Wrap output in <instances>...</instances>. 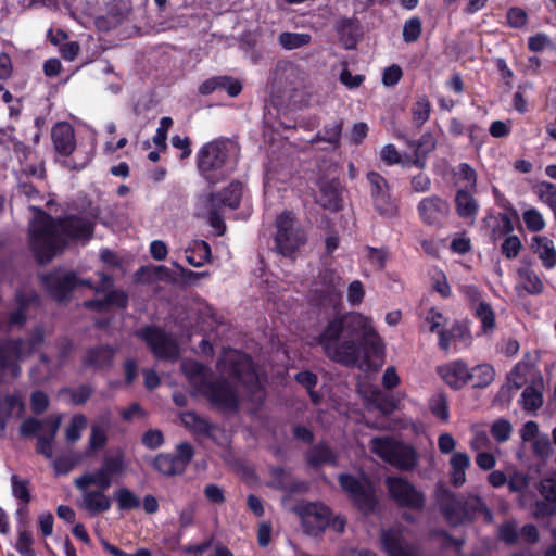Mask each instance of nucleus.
I'll return each mask as SVG.
<instances>
[{"instance_id":"3","label":"nucleus","mask_w":556,"mask_h":556,"mask_svg":"<svg viewBox=\"0 0 556 556\" xmlns=\"http://www.w3.org/2000/svg\"><path fill=\"white\" fill-rule=\"evenodd\" d=\"M43 340L41 327H36L27 339H0V384L20 377V362L28 358Z\"/></svg>"},{"instance_id":"59","label":"nucleus","mask_w":556,"mask_h":556,"mask_svg":"<svg viewBox=\"0 0 556 556\" xmlns=\"http://www.w3.org/2000/svg\"><path fill=\"white\" fill-rule=\"evenodd\" d=\"M194 455V450L190 443L182 442L176 446V454H173L175 460L182 465L185 471L188 464L191 462Z\"/></svg>"},{"instance_id":"47","label":"nucleus","mask_w":556,"mask_h":556,"mask_svg":"<svg viewBox=\"0 0 556 556\" xmlns=\"http://www.w3.org/2000/svg\"><path fill=\"white\" fill-rule=\"evenodd\" d=\"M114 498L121 510H131L140 506L139 497L128 488H119L114 492Z\"/></svg>"},{"instance_id":"40","label":"nucleus","mask_w":556,"mask_h":556,"mask_svg":"<svg viewBox=\"0 0 556 556\" xmlns=\"http://www.w3.org/2000/svg\"><path fill=\"white\" fill-rule=\"evenodd\" d=\"M476 317L481 321L484 334L493 332L495 328V313L486 302H479L473 308Z\"/></svg>"},{"instance_id":"56","label":"nucleus","mask_w":556,"mask_h":556,"mask_svg":"<svg viewBox=\"0 0 556 556\" xmlns=\"http://www.w3.org/2000/svg\"><path fill=\"white\" fill-rule=\"evenodd\" d=\"M421 34V21L419 17H413L405 22L403 27V39L405 42L416 41Z\"/></svg>"},{"instance_id":"33","label":"nucleus","mask_w":556,"mask_h":556,"mask_svg":"<svg viewBox=\"0 0 556 556\" xmlns=\"http://www.w3.org/2000/svg\"><path fill=\"white\" fill-rule=\"evenodd\" d=\"M110 428L109 415L101 416L97 422L92 424L88 441V454L102 450L108 442V430Z\"/></svg>"},{"instance_id":"10","label":"nucleus","mask_w":556,"mask_h":556,"mask_svg":"<svg viewBox=\"0 0 556 556\" xmlns=\"http://www.w3.org/2000/svg\"><path fill=\"white\" fill-rule=\"evenodd\" d=\"M276 248L282 255H291L305 243V231L291 212L280 214L276 219Z\"/></svg>"},{"instance_id":"17","label":"nucleus","mask_w":556,"mask_h":556,"mask_svg":"<svg viewBox=\"0 0 556 556\" xmlns=\"http://www.w3.org/2000/svg\"><path fill=\"white\" fill-rule=\"evenodd\" d=\"M307 79V72L293 62L281 61L275 67V80L286 91L305 87Z\"/></svg>"},{"instance_id":"46","label":"nucleus","mask_w":556,"mask_h":556,"mask_svg":"<svg viewBox=\"0 0 556 556\" xmlns=\"http://www.w3.org/2000/svg\"><path fill=\"white\" fill-rule=\"evenodd\" d=\"M431 104L426 96L417 98L412 108L413 122L417 127H421L430 116Z\"/></svg>"},{"instance_id":"18","label":"nucleus","mask_w":556,"mask_h":556,"mask_svg":"<svg viewBox=\"0 0 556 556\" xmlns=\"http://www.w3.org/2000/svg\"><path fill=\"white\" fill-rule=\"evenodd\" d=\"M417 208L421 220L430 226L442 225L451 211L450 203L439 195L424 198Z\"/></svg>"},{"instance_id":"15","label":"nucleus","mask_w":556,"mask_h":556,"mask_svg":"<svg viewBox=\"0 0 556 556\" xmlns=\"http://www.w3.org/2000/svg\"><path fill=\"white\" fill-rule=\"evenodd\" d=\"M206 399L223 410H236L238 396L231 384L224 378L208 382L204 389Z\"/></svg>"},{"instance_id":"50","label":"nucleus","mask_w":556,"mask_h":556,"mask_svg":"<svg viewBox=\"0 0 556 556\" xmlns=\"http://www.w3.org/2000/svg\"><path fill=\"white\" fill-rule=\"evenodd\" d=\"M536 488L543 498L556 502V471L543 477Z\"/></svg>"},{"instance_id":"29","label":"nucleus","mask_w":556,"mask_h":556,"mask_svg":"<svg viewBox=\"0 0 556 556\" xmlns=\"http://www.w3.org/2000/svg\"><path fill=\"white\" fill-rule=\"evenodd\" d=\"M438 371L442 379L454 389H460L469 382V369L462 361L441 366Z\"/></svg>"},{"instance_id":"62","label":"nucleus","mask_w":556,"mask_h":556,"mask_svg":"<svg viewBox=\"0 0 556 556\" xmlns=\"http://www.w3.org/2000/svg\"><path fill=\"white\" fill-rule=\"evenodd\" d=\"M106 307L112 305L118 308H126L128 305V295L123 290H111L104 296Z\"/></svg>"},{"instance_id":"16","label":"nucleus","mask_w":556,"mask_h":556,"mask_svg":"<svg viewBox=\"0 0 556 556\" xmlns=\"http://www.w3.org/2000/svg\"><path fill=\"white\" fill-rule=\"evenodd\" d=\"M48 293L58 302L65 301L76 287L77 277L73 271L53 270L41 278Z\"/></svg>"},{"instance_id":"64","label":"nucleus","mask_w":556,"mask_h":556,"mask_svg":"<svg viewBox=\"0 0 556 556\" xmlns=\"http://www.w3.org/2000/svg\"><path fill=\"white\" fill-rule=\"evenodd\" d=\"M173 124V119L170 117H162L160 122V127L156 129V134L153 136V142L155 146L166 149V139L167 131Z\"/></svg>"},{"instance_id":"19","label":"nucleus","mask_w":556,"mask_h":556,"mask_svg":"<svg viewBox=\"0 0 556 556\" xmlns=\"http://www.w3.org/2000/svg\"><path fill=\"white\" fill-rule=\"evenodd\" d=\"M331 510L321 503H311L304 507L303 526L311 535H318L328 528Z\"/></svg>"},{"instance_id":"31","label":"nucleus","mask_w":556,"mask_h":556,"mask_svg":"<svg viewBox=\"0 0 556 556\" xmlns=\"http://www.w3.org/2000/svg\"><path fill=\"white\" fill-rule=\"evenodd\" d=\"M337 458L336 452L325 442L311 446L305 453V460L313 468L333 466Z\"/></svg>"},{"instance_id":"8","label":"nucleus","mask_w":556,"mask_h":556,"mask_svg":"<svg viewBox=\"0 0 556 556\" xmlns=\"http://www.w3.org/2000/svg\"><path fill=\"white\" fill-rule=\"evenodd\" d=\"M225 365L228 368L224 369V371L247 389L253 402L261 403L264 399V392L251 358L247 354L231 352L226 356Z\"/></svg>"},{"instance_id":"27","label":"nucleus","mask_w":556,"mask_h":556,"mask_svg":"<svg viewBox=\"0 0 556 556\" xmlns=\"http://www.w3.org/2000/svg\"><path fill=\"white\" fill-rule=\"evenodd\" d=\"M25 412V404L17 393L0 396V431H4L12 418H21Z\"/></svg>"},{"instance_id":"21","label":"nucleus","mask_w":556,"mask_h":556,"mask_svg":"<svg viewBox=\"0 0 556 556\" xmlns=\"http://www.w3.org/2000/svg\"><path fill=\"white\" fill-rule=\"evenodd\" d=\"M341 193L342 188L337 179H319L315 201L325 210L339 212L342 208Z\"/></svg>"},{"instance_id":"25","label":"nucleus","mask_w":556,"mask_h":556,"mask_svg":"<svg viewBox=\"0 0 556 556\" xmlns=\"http://www.w3.org/2000/svg\"><path fill=\"white\" fill-rule=\"evenodd\" d=\"M16 303V309L12 311L8 317L9 329L21 328L25 324L28 308L38 304V295L33 291L17 292Z\"/></svg>"},{"instance_id":"49","label":"nucleus","mask_w":556,"mask_h":556,"mask_svg":"<svg viewBox=\"0 0 556 556\" xmlns=\"http://www.w3.org/2000/svg\"><path fill=\"white\" fill-rule=\"evenodd\" d=\"M521 404L526 410L539 409L543 404L541 391L533 386L526 387L521 394Z\"/></svg>"},{"instance_id":"14","label":"nucleus","mask_w":556,"mask_h":556,"mask_svg":"<svg viewBox=\"0 0 556 556\" xmlns=\"http://www.w3.org/2000/svg\"><path fill=\"white\" fill-rule=\"evenodd\" d=\"M386 486L389 495L400 506L414 510H422L426 504L425 494L418 491L408 480L401 477H388Z\"/></svg>"},{"instance_id":"41","label":"nucleus","mask_w":556,"mask_h":556,"mask_svg":"<svg viewBox=\"0 0 556 556\" xmlns=\"http://www.w3.org/2000/svg\"><path fill=\"white\" fill-rule=\"evenodd\" d=\"M56 369L46 354L39 357V364L30 370V377L35 383H43L52 378Z\"/></svg>"},{"instance_id":"55","label":"nucleus","mask_w":556,"mask_h":556,"mask_svg":"<svg viewBox=\"0 0 556 556\" xmlns=\"http://www.w3.org/2000/svg\"><path fill=\"white\" fill-rule=\"evenodd\" d=\"M523 222L527 228L533 232L541 231L545 226L542 214L535 208L527 210L523 213Z\"/></svg>"},{"instance_id":"45","label":"nucleus","mask_w":556,"mask_h":556,"mask_svg":"<svg viewBox=\"0 0 556 556\" xmlns=\"http://www.w3.org/2000/svg\"><path fill=\"white\" fill-rule=\"evenodd\" d=\"M522 288L530 294H540L543 291V282L540 277L529 268L518 270Z\"/></svg>"},{"instance_id":"42","label":"nucleus","mask_w":556,"mask_h":556,"mask_svg":"<svg viewBox=\"0 0 556 556\" xmlns=\"http://www.w3.org/2000/svg\"><path fill=\"white\" fill-rule=\"evenodd\" d=\"M186 253L187 262L194 267L202 266L205 262L210 261L212 256L208 243L202 240L195 241L192 251H186Z\"/></svg>"},{"instance_id":"12","label":"nucleus","mask_w":556,"mask_h":556,"mask_svg":"<svg viewBox=\"0 0 556 556\" xmlns=\"http://www.w3.org/2000/svg\"><path fill=\"white\" fill-rule=\"evenodd\" d=\"M343 491L364 514L374 513L377 497L372 484L366 478L358 479L349 473H341L338 478Z\"/></svg>"},{"instance_id":"57","label":"nucleus","mask_w":556,"mask_h":556,"mask_svg":"<svg viewBox=\"0 0 556 556\" xmlns=\"http://www.w3.org/2000/svg\"><path fill=\"white\" fill-rule=\"evenodd\" d=\"M86 425L87 419L84 415L74 416L65 432L66 440L70 442H76L79 440L80 431L86 427Z\"/></svg>"},{"instance_id":"20","label":"nucleus","mask_w":556,"mask_h":556,"mask_svg":"<svg viewBox=\"0 0 556 556\" xmlns=\"http://www.w3.org/2000/svg\"><path fill=\"white\" fill-rule=\"evenodd\" d=\"M381 542L390 556H421L419 546L404 540L397 529L383 530Z\"/></svg>"},{"instance_id":"32","label":"nucleus","mask_w":556,"mask_h":556,"mask_svg":"<svg viewBox=\"0 0 556 556\" xmlns=\"http://www.w3.org/2000/svg\"><path fill=\"white\" fill-rule=\"evenodd\" d=\"M242 195V186L240 182H231L227 188L220 192L211 193L207 198L210 205L228 206L232 210L239 207Z\"/></svg>"},{"instance_id":"4","label":"nucleus","mask_w":556,"mask_h":556,"mask_svg":"<svg viewBox=\"0 0 556 556\" xmlns=\"http://www.w3.org/2000/svg\"><path fill=\"white\" fill-rule=\"evenodd\" d=\"M437 501L444 518L452 526L482 516L486 522L493 521V514L485 502L477 495H456L447 489L438 493Z\"/></svg>"},{"instance_id":"58","label":"nucleus","mask_w":556,"mask_h":556,"mask_svg":"<svg viewBox=\"0 0 556 556\" xmlns=\"http://www.w3.org/2000/svg\"><path fill=\"white\" fill-rule=\"evenodd\" d=\"M46 429V419L39 420L34 417H29L21 424L20 433L22 437H30L36 434L39 430H42V432H45Z\"/></svg>"},{"instance_id":"5","label":"nucleus","mask_w":556,"mask_h":556,"mask_svg":"<svg viewBox=\"0 0 556 556\" xmlns=\"http://www.w3.org/2000/svg\"><path fill=\"white\" fill-rule=\"evenodd\" d=\"M370 451L383 462L402 471H412L418 465V453L414 446L392 437H375L369 442Z\"/></svg>"},{"instance_id":"37","label":"nucleus","mask_w":556,"mask_h":556,"mask_svg":"<svg viewBox=\"0 0 556 556\" xmlns=\"http://www.w3.org/2000/svg\"><path fill=\"white\" fill-rule=\"evenodd\" d=\"M343 129V121L334 119L331 123L327 124L323 130L317 132L316 137L312 142H320L325 141L333 146H339L340 138Z\"/></svg>"},{"instance_id":"30","label":"nucleus","mask_w":556,"mask_h":556,"mask_svg":"<svg viewBox=\"0 0 556 556\" xmlns=\"http://www.w3.org/2000/svg\"><path fill=\"white\" fill-rule=\"evenodd\" d=\"M476 190L458 189L455 194V210L460 218L469 220L473 224L478 212L479 203L473 197Z\"/></svg>"},{"instance_id":"28","label":"nucleus","mask_w":556,"mask_h":556,"mask_svg":"<svg viewBox=\"0 0 556 556\" xmlns=\"http://www.w3.org/2000/svg\"><path fill=\"white\" fill-rule=\"evenodd\" d=\"M181 422L197 438H208L215 440L214 431L218 429L215 424L210 422L206 418L194 412H185L181 414Z\"/></svg>"},{"instance_id":"38","label":"nucleus","mask_w":556,"mask_h":556,"mask_svg":"<svg viewBox=\"0 0 556 556\" xmlns=\"http://www.w3.org/2000/svg\"><path fill=\"white\" fill-rule=\"evenodd\" d=\"M495 377V371L492 366L481 364L469 370V382H472L475 388L488 387Z\"/></svg>"},{"instance_id":"22","label":"nucleus","mask_w":556,"mask_h":556,"mask_svg":"<svg viewBox=\"0 0 556 556\" xmlns=\"http://www.w3.org/2000/svg\"><path fill=\"white\" fill-rule=\"evenodd\" d=\"M116 350L108 344L89 348L83 356L81 364L85 368L94 370H108L112 367Z\"/></svg>"},{"instance_id":"23","label":"nucleus","mask_w":556,"mask_h":556,"mask_svg":"<svg viewBox=\"0 0 556 556\" xmlns=\"http://www.w3.org/2000/svg\"><path fill=\"white\" fill-rule=\"evenodd\" d=\"M51 137L55 150L64 156L71 155L76 148L74 128L67 122L56 123L52 128Z\"/></svg>"},{"instance_id":"9","label":"nucleus","mask_w":556,"mask_h":556,"mask_svg":"<svg viewBox=\"0 0 556 556\" xmlns=\"http://www.w3.org/2000/svg\"><path fill=\"white\" fill-rule=\"evenodd\" d=\"M341 277L332 269L320 270L311 289V302L337 312L342 296Z\"/></svg>"},{"instance_id":"34","label":"nucleus","mask_w":556,"mask_h":556,"mask_svg":"<svg viewBox=\"0 0 556 556\" xmlns=\"http://www.w3.org/2000/svg\"><path fill=\"white\" fill-rule=\"evenodd\" d=\"M531 247L546 268H553L556 265V250L552 240L546 237H535Z\"/></svg>"},{"instance_id":"11","label":"nucleus","mask_w":556,"mask_h":556,"mask_svg":"<svg viewBox=\"0 0 556 556\" xmlns=\"http://www.w3.org/2000/svg\"><path fill=\"white\" fill-rule=\"evenodd\" d=\"M366 177L375 212L384 219L397 217L399 204L390 194V187L384 177L376 172H369Z\"/></svg>"},{"instance_id":"60","label":"nucleus","mask_w":556,"mask_h":556,"mask_svg":"<svg viewBox=\"0 0 556 556\" xmlns=\"http://www.w3.org/2000/svg\"><path fill=\"white\" fill-rule=\"evenodd\" d=\"M556 515V502L545 498L534 502L533 516L535 518H544Z\"/></svg>"},{"instance_id":"36","label":"nucleus","mask_w":556,"mask_h":556,"mask_svg":"<svg viewBox=\"0 0 556 556\" xmlns=\"http://www.w3.org/2000/svg\"><path fill=\"white\" fill-rule=\"evenodd\" d=\"M153 467L164 476L182 475V465L177 463L173 454H159L153 460Z\"/></svg>"},{"instance_id":"51","label":"nucleus","mask_w":556,"mask_h":556,"mask_svg":"<svg viewBox=\"0 0 556 556\" xmlns=\"http://www.w3.org/2000/svg\"><path fill=\"white\" fill-rule=\"evenodd\" d=\"M403 138L415 153L427 155L435 148V139L430 132L424 134L417 141L406 139L405 137Z\"/></svg>"},{"instance_id":"2","label":"nucleus","mask_w":556,"mask_h":556,"mask_svg":"<svg viewBox=\"0 0 556 556\" xmlns=\"http://www.w3.org/2000/svg\"><path fill=\"white\" fill-rule=\"evenodd\" d=\"M29 244L38 263L50 262L61 252L67 239L89 240L93 232L92 223L79 216L54 219L42 210L35 208L29 223Z\"/></svg>"},{"instance_id":"44","label":"nucleus","mask_w":556,"mask_h":556,"mask_svg":"<svg viewBox=\"0 0 556 556\" xmlns=\"http://www.w3.org/2000/svg\"><path fill=\"white\" fill-rule=\"evenodd\" d=\"M312 40L309 34L285 31L278 36V43L286 50H294L307 46Z\"/></svg>"},{"instance_id":"53","label":"nucleus","mask_w":556,"mask_h":556,"mask_svg":"<svg viewBox=\"0 0 556 556\" xmlns=\"http://www.w3.org/2000/svg\"><path fill=\"white\" fill-rule=\"evenodd\" d=\"M536 194L551 210L556 206V185L542 181L536 186Z\"/></svg>"},{"instance_id":"39","label":"nucleus","mask_w":556,"mask_h":556,"mask_svg":"<svg viewBox=\"0 0 556 556\" xmlns=\"http://www.w3.org/2000/svg\"><path fill=\"white\" fill-rule=\"evenodd\" d=\"M456 181L455 184L459 187L458 189L476 190L477 189V173L467 163H462L458 166L457 172L454 174Z\"/></svg>"},{"instance_id":"43","label":"nucleus","mask_w":556,"mask_h":556,"mask_svg":"<svg viewBox=\"0 0 556 556\" xmlns=\"http://www.w3.org/2000/svg\"><path fill=\"white\" fill-rule=\"evenodd\" d=\"M507 485L511 493H517L520 496L519 504L523 506L522 498L530 485L529 475L522 471L515 470L509 475Z\"/></svg>"},{"instance_id":"35","label":"nucleus","mask_w":556,"mask_h":556,"mask_svg":"<svg viewBox=\"0 0 556 556\" xmlns=\"http://www.w3.org/2000/svg\"><path fill=\"white\" fill-rule=\"evenodd\" d=\"M340 40L345 49H353L361 35L359 27L351 20H342L337 26Z\"/></svg>"},{"instance_id":"63","label":"nucleus","mask_w":556,"mask_h":556,"mask_svg":"<svg viewBox=\"0 0 556 556\" xmlns=\"http://www.w3.org/2000/svg\"><path fill=\"white\" fill-rule=\"evenodd\" d=\"M217 80L220 81L218 84V89L226 90L230 97H237L242 90L241 83L230 76H217Z\"/></svg>"},{"instance_id":"54","label":"nucleus","mask_w":556,"mask_h":556,"mask_svg":"<svg viewBox=\"0 0 556 556\" xmlns=\"http://www.w3.org/2000/svg\"><path fill=\"white\" fill-rule=\"evenodd\" d=\"M429 406L434 416L442 419L443 421L448 420V404L444 394L439 393L432 396Z\"/></svg>"},{"instance_id":"1","label":"nucleus","mask_w":556,"mask_h":556,"mask_svg":"<svg viewBox=\"0 0 556 556\" xmlns=\"http://www.w3.org/2000/svg\"><path fill=\"white\" fill-rule=\"evenodd\" d=\"M324 353L342 365L382 359L384 346L369 318L351 312L330 319L317 338Z\"/></svg>"},{"instance_id":"52","label":"nucleus","mask_w":556,"mask_h":556,"mask_svg":"<svg viewBox=\"0 0 556 556\" xmlns=\"http://www.w3.org/2000/svg\"><path fill=\"white\" fill-rule=\"evenodd\" d=\"M531 442L533 454L542 460H546L553 454L552 443L547 434L542 433Z\"/></svg>"},{"instance_id":"26","label":"nucleus","mask_w":556,"mask_h":556,"mask_svg":"<svg viewBox=\"0 0 556 556\" xmlns=\"http://www.w3.org/2000/svg\"><path fill=\"white\" fill-rule=\"evenodd\" d=\"M61 425L60 416H49L46 418L47 429L37 437L36 452L47 459L53 457V443Z\"/></svg>"},{"instance_id":"13","label":"nucleus","mask_w":556,"mask_h":556,"mask_svg":"<svg viewBox=\"0 0 556 556\" xmlns=\"http://www.w3.org/2000/svg\"><path fill=\"white\" fill-rule=\"evenodd\" d=\"M135 336L146 342L157 358L175 359L179 349L176 340L160 327L147 326L138 329Z\"/></svg>"},{"instance_id":"24","label":"nucleus","mask_w":556,"mask_h":556,"mask_svg":"<svg viewBox=\"0 0 556 556\" xmlns=\"http://www.w3.org/2000/svg\"><path fill=\"white\" fill-rule=\"evenodd\" d=\"M106 489L90 488L81 491L80 507L88 511L90 515H98L105 513L111 508V498L105 494Z\"/></svg>"},{"instance_id":"7","label":"nucleus","mask_w":556,"mask_h":556,"mask_svg":"<svg viewBox=\"0 0 556 556\" xmlns=\"http://www.w3.org/2000/svg\"><path fill=\"white\" fill-rule=\"evenodd\" d=\"M125 457L123 453L116 455H106L102 458L101 465L94 471H87L75 478L74 485L79 491H85L90 486L110 489L115 477L123 476L125 472Z\"/></svg>"},{"instance_id":"48","label":"nucleus","mask_w":556,"mask_h":556,"mask_svg":"<svg viewBox=\"0 0 556 556\" xmlns=\"http://www.w3.org/2000/svg\"><path fill=\"white\" fill-rule=\"evenodd\" d=\"M490 433L497 443H505L511 437L513 425L508 419L498 418L491 425Z\"/></svg>"},{"instance_id":"61","label":"nucleus","mask_w":556,"mask_h":556,"mask_svg":"<svg viewBox=\"0 0 556 556\" xmlns=\"http://www.w3.org/2000/svg\"><path fill=\"white\" fill-rule=\"evenodd\" d=\"M11 480L14 496L26 504L29 503L30 494L28 490V481L20 480V478L16 475H13Z\"/></svg>"},{"instance_id":"6","label":"nucleus","mask_w":556,"mask_h":556,"mask_svg":"<svg viewBox=\"0 0 556 556\" xmlns=\"http://www.w3.org/2000/svg\"><path fill=\"white\" fill-rule=\"evenodd\" d=\"M230 142L225 139H215L205 143L198 153V170L210 184L215 185L227 176L225 166L229 157Z\"/></svg>"}]
</instances>
